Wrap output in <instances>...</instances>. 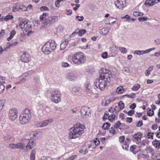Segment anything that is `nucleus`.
<instances>
[{"mask_svg":"<svg viewBox=\"0 0 160 160\" xmlns=\"http://www.w3.org/2000/svg\"><path fill=\"white\" fill-rule=\"evenodd\" d=\"M67 78L68 80L72 81L76 79V76L74 74L70 73L67 75Z\"/></svg>","mask_w":160,"mask_h":160,"instance_id":"nucleus-15","label":"nucleus"},{"mask_svg":"<svg viewBox=\"0 0 160 160\" xmlns=\"http://www.w3.org/2000/svg\"><path fill=\"white\" fill-rule=\"evenodd\" d=\"M136 107V104L135 103H133L130 106V108L132 109H134Z\"/></svg>","mask_w":160,"mask_h":160,"instance_id":"nucleus-59","label":"nucleus"},{"mask_svg":"<svg viewBox=\"0 0 160 160\" xmlns=\"http://www.w3.org/2000/svg\"><path fill=\"white\" fill-rule=\"evenodd\" d=\"M26 79L25 78H23L22 80H20L19 82H18L17 83V84H20L24 83L26 82Z\"/></svg>","mask_w":160,"mask_h":160,"instance_id":"nucleus-46","label":"nucleus"},{"mask_svg":"<svg viewBox=\"0 0 160 160\" xmlns=\"http://www.w3.org/2000/svg\"><path fill=\"white\" fill-rule=\"evenodd\" d=\"M121 124H122L120 122V121H118L115 123L113 127L114 128L117 129L120 127Z\"/></svg>","mask_w":160,"mask_h":160,"instance_id":"nucleus-35","label":"nucleus"},{"mask_svg":"<svg viewBox=\"0 0 160 160\" xmlns=\"http://www.w3.org/2000/svg\"><path fill=\"white\" fill-rule=\"evenodd\" d=\"M118 105L120 110H122L124 108V103L122 101L118 103Z\"/></svg>","mask_w":160,"mask_h":160,"instance_id":"nucleus-33","label":"nucleus"},{"mask_svg":"<svg viewBox=\"0 0 160 160\" xmlns=\"http://www.w3.org/2000/svg\"><path fill=\"white\" fill-rule=\"evenodd\" d=\"M158 125L157 124H154L152 126V129L153 130H155L157 129Z\"/></svg>","mask_w":160,"mask_h":160,"instance_id":"nucleus-55","label":"nucleus"},{"mask_svg":"<svg viewBox=\"0 0 160 160\" xmlns=\"http://www.w3.org/2000/svg\"><path fill=\"white\" fill-rule=\"evenodd\" d=\"M31 117L28 116L27 114L20 115L19 117V122L22 124H24L27 123L31 119Z\"/></svg>","mask_w":160,"mask_h":160,"instance_id":"nucleus-9","label":"nucleus"},{"mask_svg":"<svg viewBox=\"0 0 160 160\" xmlns=\"http://www.w3.org/2000/svg\"><path fill=\"white\" fill-rule=\"evenodd\" d=\"M55 96H56V98H60L61 96V92L57 90H54L51 93V100L53 102L55 103H58L60 102V100H56L55 101Z\"/></svg>","mask_w":160,"mask_h":160,"instance_id":"nucleus-6","label":"nucleus"},{"mask_svg":"<svg viewBox=\"0 0 160 160\" xmlns=\"http://www.w3.org/2000/svg\"><path fill=\"white\" fill-rule=\"evenodd\" d=\"M134 113V111L133 110H131L128 111L127 112V114L129 116H132Z\"/></svg>","mask_w":160,"mask_h":160,"instance_id":"nucleus-51","label":"nucleus"},{"mask_svg":"<svg viewBox=\"0 0 160 160\" xmlns=\"http://www.w3.org/2000/svg\"><path fill=\"white\" fill-rule=\"evenodd\" d=\"M127 120H126V122H127L131 123L132 121V118H129L128 117L126 118Z\"/></svg>","mask_w":160,"mask_h":160,"instance_id":"nucleus-60","label":"nucleus"},{"mask_svg":"<svg viewBox=\"0 0 160 160\" xmlns=\"http://www.w3.org/2000/svg\"><path fill=\"white\" fill-rule=\"evenodd\" d=\"M123 88L122 87H118L116 89V92L119 94H121L122 93L123 91H124Z\"/></svg>","mask_w":160,"mask_h":160,"instance_id":"nucleus-34","label":"nucleus"},{"mask_svg":"<svg viewBox=\"0 0 160 160\" xmlns=\"http://www.w3.org/2000/svg\"><path fill=\"white\" fill-rule=\"evenodd\" d=\"M47 14V13H44L40 16V19L41 21H42L44 19H46V17Z\"/></svg>","mask_w":160,"mask_h":160,"instance_id":"nucleus-36","label":"nucleus"},{"mask_svg":"<svg viewBox=\"0 0 160 160\" xmlns=\"http://www.w3.org/2000/svg\"><path fill=\"white\" fill-rule=\"evenodd\" d=\"M13 17L12 15H8L6 16L4 18V20L6 21H7L9 20L12 19Z\"/></svg>","mask_w":160,"mask_h":160,"instance_id":"nucleus-32","label":"nucleus"},{"mask_svg":"<svg viewBox=\"0 0 160 160\" xmlns=\"http://www.w3.org/2000/svg\"><path fill=\"white\" fill-rule=\"evenodd\" d=\"M72 92L74 95H80L82 93V89L79 87H75L72 88Z\"/></svg>","mask_w":160,"mask_h":160,"instance_id":"nucleus-13","label":"nucleus"},{"mask_svg":"<svg viewBox=\"0 0 160 160\" xmlns=\"http://www.w3.org/2000/svg\"><path fill=\"white\" fill-rule=\"evenodd\" d=\"M86 32V30L84 29H81L79 30L78 32V35L81 36H82Z\"/></svg>","mask_w":160,"mask_h":160,"instance_id":"nucleus-29","label":"nucleus"},{"mask_svg":"<svg viewBox=\"0 0 160 160\" xmlns=\"http://www.w3.org/2000/svg\"><path fill=\"white\" fill-rule=\"evenodd\" d=\"M77 19H78L79 21H82L84 19V17L83 16H77L76 17Z\"/></svg>","mask_w":160,"mask_h":160,"instance_id":"nucleus-50","label":"nucleus"},{"mask_svg":"<svg viewBox=\"0 0 160 160\" xmlns=\"http://www.w3.org/2000/svg\"><path fill=\"white\" fill-rule=\"evenodd\" d=\"M109 133H112V134H114L115 132V131L113 127L111 128L109 130Z\"/></svg>","mask_w":160,"mask_h":160,"instance_id":"nucleus-57","label":"nucleus"},{"mask_svg":"<svg viewBox=\"0 0 160 160\" xmlns=\"http://www.w3.org/2000/svg\"><path fill=\"white\" fill-rule=\"evenodd\" d=\"M35 125L37 127H42V122H34Z\"/></svg>","mask_w":160,"mask_h":160,"instance_id":"nucleus-40","label":"nucleus"},{"mask_svg":"<svg viewBox=\"0 0 160 160\" xmlns=\"http://www.w3.org/2000/svg\"><path fill=\"white\" fill-rule=\"evenodd\" d=\"M84 128H85L84 126L80 123L75 124L70 129L69 138L72 139L79 137L84 133Z\"/></svg>","mask_w":160,"mask_h":160,"instance_id":"nucleus-2","label":"nucleus"},{"mask_svg":"<svg viewBox=\"0 0 160 160\" xmlns=\"http://www.w3.org/2000/svg\"><path fill=\"white\" fill-rule=\"evenodd\" d=\"M21 60L24 62H28L30 59L29 55L26 52H24L20 57Z\"/></svg>","mask_w":160,"mask_h":160,"instance_id":"nucleus-12","label":"nucleus"},{"mask_svg":"<svg viewBox=\"0 0 160 160\" xmlns=\"http://www.w3.org/2000/svg\"><path fill=\"white\" fill-rule=\"evenodd\" d=\"M119 49L122 53H126L127 52V50L125 48L119 47Z\"/></svg>","mask_w":160,"mask_h":160,"instance_id":"nucleus-31","label":"nucleus"},{"mask_svg":"<svg viewBox=\"0 0 160 160\" xmlns=\"http://www.w3.org/2000/svg\"><path fill=\"white\" fill-rule=\"evenodd\" d=\"M94 142L96 145L98 146L100 143V140L98 138H95V139L94 140Z\"/></svg>","mask_w":160,"mask_h":160,"instance_id":"nucleus-41","label":"nucleus"},{"mask_svg":"<svg viewBox=\"0 0 160 160\" xmlns=\"http://www.w3.org/2000/svg\"><path fill=\"white\" fill-rule=\"evenodd\" d=\"M25 144L21 143H16V146L17 148L20 149H23L25 147Z\"/></svg>","mask_w":160,"mask_h":160,"instance_id":"nucleus-23","label":"nucleus"},{"mask_svg":"<svg viewBox=\"0 0 160 160\" xmlns=\"http://www.w3.org/2000/svg\"><path fill=\"white\" fill-rule=\"evenodd\" d=\"M16 32L14 30H12L10 32V36H11L12 37H13L14 35L15 34Z\"/></svg>","mask_w":160,"mask_h":160,"instance_id":"nucleus-62","label":"nucleus"},{"mask_svg":"<svg viewBox=\"0 0 160 160\" xmlns=\"http://www.w3.org/2000/svg\"><path fill=\"white\" fill-rule=\"evenodd\" d=\"M125 138L124 136H121L119 137V141L121 143H122L124 142V141Z\"/></svg>","mask_w":160,"mask_h":160,"instance_id":"nucleus-52","label":"nucleus"},{"mask_svg":"<svg viewBox=\"0 0 160 160\" xmlns=\"http://www.w3.org/2000/svg\"><path fill=\"white\" fill-rule=\"evenodd\" d=\"M61 2V1L60 0H57L55 2V5L56 7H59L60 5L59 3L60 2Z\"/></svg>","mask_w":160,"mask_h":160,"instance_id":"nucleus-61","label":"nucleus"},{"mask_svg":"<svg viewBox=\"0 0 160 160\" xmlns=\"http://www.w3.org/2000/svg\"><path fill=\"white\" fill-rule=\"evenodd\" d=\"M153 133L148 132V133L147 136L149 138L153 139Z\"/></svg>","mask_w":160,"mask_h":160,"instance_id":"nucleus-58","label":"nucleus"},{"mask_svg":"<svg viewBox=\"0 0 160 160\" xmlns=\"http://www.w3.org/2000/svg\"><path fill=\"white\" fill-rule=\"evenodd\" d=\"M18 112L16 108H12L9 112V118L12 121L15 120L18 117Z\"/></svg>","mask_w":160,"mask_h":160,"instance_id":"nucleus-7","label":"nucleus"},{"mask_svg":"<svg viewBox=\"0 0 160 160\" xmlns=\"http://www.w3.org/2000/svg\"><path fill=\"white\" fill-rule=\"evenodd\" d=\"M68 44V41L65 40L60 45V49L62 50H64Z\"/></svg>","mask_w":160,"mask_h":160,"instance_id":"nucleus-20","label":"nucleus"},{"mask_svg":"<svg viewBox=\"0 0 160 160\" xmlns=\"http://www.w3.org/2000/svg\"><path fill=\"white\" fill-rule=\"evenodd\" d=\"M52 158L50 157H42L40 160H52Z\"/></svg>","mask_w":160,"mask_h":160,"instance_id":"nucleus-39","label":"nucleus"},{"mask_svg":"<svg viewBox=\"0 0 160 160\" xmlns=\"http://www.w3.org/2000/svg\"><path fill=\"white\" fill-rule=\"evenodd\" d=\"M16 9L18 10L19 9L22 11H25L27 10L28 8L23 5L19 4L16 6Z\"/></svg>","mask_w":160,"mask_h":160,"instance_id":"nucleus-18","label":"nucleus"},{"mask_svg":"<svg viewBox=\"0 0 160 160\" xmlns=\"http://www.w3.org/2000/svg\"><path fill=\"white\" fill-rule=\"evenodd\" d=\"M156 2L154 1V0H147L145 1V5L147 7L148 6H152L154 5Z\"/></svg>","mask_w":160,"mask_h":160,"instance_id":"nucleus-14","label":"nucleus"},{"mask_svg":"<svg viewBox=\"0 0 160 160\" xmlns=\"http://www.w3.org/2000/svg\"><path fill=\"white\" fill-rule=\"evenodd\" d=\"M18 43V42L17 41H15L12 42L11 43H9L10 46H15L17 45Z\"/></svg>","mask_w":160,"mask_h":160,"instance_id":"nucleus-56","label":"nucleus"},{"mask_svg":"<svg viewBox=\"0 0 160 160\" xmlns=\"http://www.w3.org/2000/svg\"><path fill=\"white\" fill-rule=\"evenodd\" d=\"M143 125L142 121V120L139 121L136 124V126L141 127Z\"/></svg>","mask_w":160,"mask_h":160,"instance_id":"nucleus-49","label":"nucleus"},{"mask_svg":"<svg viewBox=\"0 0 160 160\" xmlns=\"http://www.w3.org/2000/svg\"><path fill=\"white\" fill-rule=\"evenodd\" d=\"M31 112L30 111V110L28 108H26L25 109L22 114H24V115L27 114L28 116L31 117Z\"/></svg>","mask_w":160,"mask_h":160,"instance_id":"nucleus-21","label":"nucleus"},{"mask_svg":"<svg viewBox=\"0 0 160 160\" xmlns=\"http://www.w3.org/2000/svg\"><path fill=\"white\" fill-rule=\"evenodd\" d=\"M108 54L107 52H104L102 54V57L103 58H108Z\"/></svg>","mask_w":160,"mask_h":160,"instance_id":"nucleus-47","label":"nucleus"},{"mask_svg":"<svg viewBox=\"0 0 160 160\" xmlns=\"http://www.w3.org/2000/svg\"><path fill=\"white\" fill-rule=\"evenodd\" d=\"M11 136L9 135H6L4 136L3 137L4 138L5 140H7L8 139H10L11 138Z\"/></svg>","mask_w":160,"mask_h":160,"instance_id":"nucleus-63","label":"nucleus"},{"mask_svg":"<svg viewBox=\"0 0 160 160\" xmlns=\"http://www.w3.org/2000/svg\"><path fill=\"white\" fill-rule=\"evenodd\" d=\"M52 122L53 120L52 119H48L43 121V122H42V127L47 126L49 123Z\"/></svg>","mask_w":160,"mask_h":160,"instance_id":"nucleus-19","label":"nucleus"},{"mask_svg":"<svg viewBox=\"0 0 160 160\" xmlns=\"http://www.w3.org/2000/svg\"><path fill=\"white\" fill-rule=\"evenodd\" d=\"M114 3L116 6L120 9H122L126 6V0H118L115 1Z\"/></svg>","mask_w":160,"mask_h":160,"instance_id":"nucleus-10","label":"nucleus"},{"mask_svg":"<svg viewBox=\"0 0 160 160\" xmlns=\"http://www.w3.org/2000/svg\"><path fill=\"white\" fill-rule=\"evenodd\" d=\"M77 157L76 155H73L70 156L68 158V160H73L75 159Z\"/></svg>","mask_w":160,"mask_h":160,"instance_id":"nucleus-54","label":"nucleus"},{"mask_svg":"<svg viewBox=\"0 0 160 160\" xmlns=\"http://www.w3.org/2000/svg\"><path fill=\"white\" fill-rule=\"evenodd\" d=\"M110 77L108 72H102L98 79H97L94 82V85L96 88H98L101 90H104L106 87L108 83H109L108 78Z\"/></svg>","mask_w":160,"mask_h":160,"instance_id":"nucleus-1","label":"nucleus"},{"mask_svg":"<svg viewBox=\"0 0 160 160\" xmlns=\"http://www.w3.org/2000/svg\"><path fill=\"white\" fill-rule=\"evenodd\" d=\"M152 143L153 144V145L155 147H159L160 146V142H159L156 140L154 141Z\"/></svg>","mask_w":160,"mask_h":160,"instance_id":"nucleus-27","label":"nucleus"},{"mask_svg":"<svg viewBox=\"0 0 160 160\" xmlns=\"http://www.w3.org/2000/svg\"><path fill=\"white\" fill-rule=\"evenodd\" d=\"M134 54H136L137 55H143V51H140V50H136L135 52L134 53Z\"/></svg>","mask_w":160,"mask_h":160,"instance_id":"nucleus-45","label":"nucleus"},{"mask_svg":"<svg viewBox=\"0 0 160 160\" xmlns=\"http://www.w3.org/2000/svg\"><path fill=\"white\" fill-rule=\"evenodd\" d=\"M72 60L74 63L80 64L84 62L86 58L83 53L79 52L72 55Z\"/></svg>","mask_w":160,"mask_h":160,"instance_id":"nucleus-4","label":"nucleus"},{"mask_svg":"<svg viewBox=\"0 0 160 160\" xmlns=\"http://www.w3.org/2000/svg\"><path fill=\"white\" fill-rule=\"evenodd\" d=\"M9 146L10 148L12 149L16 148V144L11 143L9 144Z\"/></svg>","mask_w":160,"mask_h":160,"instance_id":"nucleus-53","label":"nucleus"},{"mask_svg":"<svg viewBox=\"0 0 160 160\" xmlns=\"http://www.w3.org/2000/svg\"><path fill=\"white\" fill-rule=\"evenodd\" d=\"M62 66L63 67H66L69 66V64L67 62H63L62 63Z\"/></svg>","mask_w":160,"mask_h":160,"instance_id":"nucleus-64","label":"nucleus"},{"mask_svg":"<svg viewBox=\"0 0 160 160\" xmlns=\"http://www.w3.org/2000/svg\"><path fill=\"white\" fill-rule=\"evenodd\" d=\"M35 152L32 151L30 154V160H35Z\"/></svg>","mask_w":160,"mask_h":160,"instance_id":"nucleus-37","label":"nucleus"},{"mask_svg":"<svg viewBox=\"0 0 160 160\" xmlns=\"http://www.w3.org/2000/svg\"><path fill=\"white\" fill-rule=\"evenodd\" d=\"M125 96H127V97L128 98H130L133 99L135 98L136 94L135 93H132L130 95L126 94L122 96V97H123Z\"/></svg>","mask_w":160,"mask_h":160,"instance_id":"nucleus-26","label":"nucleus"},{"mask_svg":"<svg viewBox=\"0 0 160 160\" xmlns=\"http://www.w3.org/2000/svg\"><path fill=\"white\" fill-rule=\"evenodd\" d=\"M139 134H138H138H136L134 135V136H133V137L135 139H136L137 141H138L139 140H141V138L140 137H139Z\"/></svg>","mask_w":160,"mask_h":160,"instance_id":"nucleus-48","label":"nucleus"},{"mask_svg":"<svg viewBox=\"0 0 160 160\" xmlns=\"http://www.w3.org/2000/svg\"><path fill=\"white\" fill-rule=\"evenodd\" d=\"M34 142L33 141H29L26 146V148L28 150H29L31 149L33 147H34L35 144Z\"/></svg>","mask_w":160,"mask_h":160,"instance_id":"nucleus-16","label":"nucleus"},{"mask_svg":"<svg viewBox=\"0 0 160 160\" xmlns=\"http://www.w3.org/2000/svg\"><path fill=\"white\" fill-rule=\"evenodd\" d=\"M109 30V28L107 27L105 28H103L100 29L99 32L100 34L102 35H106L108 33Z\"/></svg>","mask_w":160,"mask_h":160,"instance_id":"nucleus-17","label":"nucleus"},{"mask_svg":"<svg viewBox=\"0 0 160 160\" xmlns=\"http://www.w3.org/2000/svg\"><path fill=\"white\" fill-rule=\"evenodd\" d=\"M40 10L41 11H48L49 10V9L46 6H43L41 7L40 8Z\"/></svg>","mask_w":160,"mask_h":160,"instance_id":"nucleus-43","label":"nucleus"},{"mask_svg":"<svg viewBox=\"0 0 160 160\" xmlns=\"http://www.w3.org/2000/svg\"><path fill=\"white\" fill-rule=\"evenodd\" d=\"M5 101L4 100H0V108L2 109L4 105Z\"/></svg>","mask_w":160,"mask_h":160,"instance_id":"nucleus-42","label":"nucleus"},{"mask_svg":"<svg viewBox=\"0 0 160 160\" xmlns=\"http://www.w3.org/2000/svg\"><path fill=\"white\" fill-rule=\"evenodd\" d=\"M88 85L86 84V86L84 87V90L87 93H90V90L88 88Z\"/></svg>","mask_w":160,"mask_h":160,"instance_id":"nucleus-44","label":"nucleus"},{"mask_svg":"<svg viewBox=\"0 0 160 160\" xmlns=\"http://www.w3.org/2000/svg\"><path fill=\"white\" fill-rule=\"evenodd\" d=\"M19 27L22 30L27 32L29 29H31V26L28 23V22L26 20H22L20 23L19 25H17L16 27L18 28Z\"/></svg>","mask_w":160,"mask_h":160,"instance_id":"nucleus-5","label":"nucleus"},{"mask_svg":"<svg viewBox=\"0 0 160 160\" xmlns=\"http://www.w3.org/2000/svg\"><path fill=\"white\" fill-rule=\"evenodd\" d=\"M138 20L140 22H143L147 21L148 18L146 17H141L138 18Z\"/></svg>","mask_w":160,"mask_h":160,"instance_id":"nucleus-38","label":"nucleus"},{"mask_svg":"<svg viewBox=\"0 0 160 160\" xmlns=\"http://www.w3.org/2000/svg\"><path fill=\"white\" fill-rule=\"evenodd\" d=\"M58 19V17L57 16H53L51 17H49L47 19H45L44 20V27L45 26H49L51 24H52Z\"/></svg>","mask_w":160,"mask_h":160,"instance_id":"nucleus-8","label":"nucleus"},{"mask_svg":"<svg viewBox=\"0 0 160 160\" xmlns=\"http://www.w3.org/2000/svg\"><path fill=\"white\" fill-rule=\"evenodd\" d=\"M110 50L112 53H114L115 54H117L118 52L117 48L115 46H112L110 48Z\"/></svg>","mask_w":160,"mask_h":160,"instance_id":"nucleus-25","label":"nucleus"},{"mask_svg":"<svg viewBox=\"0 0 160 160\" xmlns=\"http://www.w3.org/2000/svg\"><path fill=\"white\" fill-rule=\"evenodd\" d=\"M89 108L87 107H84L81 109L80 112L82 116H89L91 114Z\"/></svg>","mask_w":160,"mask_h":160,"instance_id":"nucleus-11","label":"nucleus"},{"mask_svg":"<svg viewBox=\"0 0 160 160\" xmlns=\"http://www.w3.org/2000/svg\"><path fill=\"white\" fill-rule=\"evenodd\" d=\"M56 45L57 44L55 41L49 40L43 46L42 48V51L45 54H49L55 50L56 48Z\"/></svg>","mask_w":160,"mask_h":160,"instance_id":"nucleus-3","label":"nucleus"},{"mask_svg":"<svg viewBox=\"0 0 160 160\" xmlns=\"http://www.w3.org/2000/svg\"><path fill=\"white\" fill-rule=\"evenodd\" d=\"M111 102L110 99L108 100L105 99L102 100V106H107Z\"/></svg>","mask_w":160,"mask_h":160,"instance_id":"nucleus-22","label":"nucleus"},{"mask_svg":"<svg viewBox=\"0 0 160 160\" xmlns=\"http://www.w3.org/2000/svg\"><path fill=\"white\" fill-rule=\"evenodd\" d=\"M111 124L110 123L108 122H106L103 123L102 126V129L104 130L108 129L109 128Z\"/></svg>","mask_w":160,"mask_h":160,"instance_id":"nucleus-24","label":"nucleus"},{"mask_svg":"<svg viewBox=\"0 0 160 160\" xmlns=\"http://www.w3.org/2000/svg\"><path fill=\"white\" fill-rule=\"evenodd\" d=\"M140 88V85L139 84H137V85H134L132 89V90L135 91H137Z\"/></svg>","mask_w":160,"mask_h":160,"instance_id":"nucleus-28","label":"nucleus"},{"mask_svg":"<svg viewBox=\"0 0 160 160\" xmlns=\"http://www.w3.org/2000/svg\"><path fill=\"white\" fill-rule=\"evenodd\" d=\"M115 115L114 114H111L108 116V119L111 122L115 120Z\"/></svg>","mask_w":160,"mask_h":160,"instance_id":"nucleus-30","label":"nucleus"}]
</instances>
